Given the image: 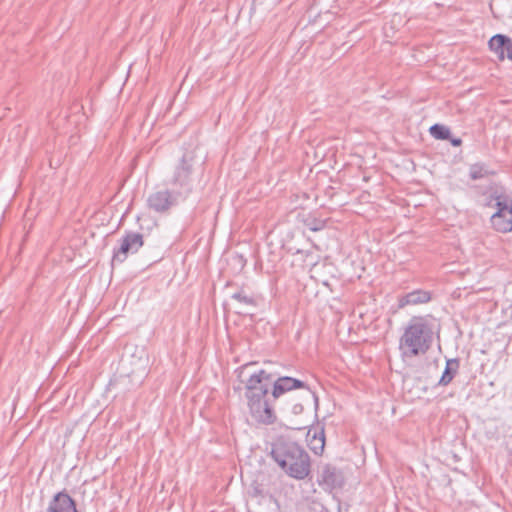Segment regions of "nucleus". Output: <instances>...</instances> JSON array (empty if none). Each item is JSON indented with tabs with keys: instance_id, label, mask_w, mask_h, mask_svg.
<instances>
[{
	"instance_id": "f257e3e1",
	"label": "nucleus",
	"mask_w": 512,
	"mask_h": 512,
	"mask_svg": "<svg viewBox=\"0 0 512 512\" xmlns=\"http://www.w3.org/2000/svg\"><path fill=\"white\" fill-rule=\"evenodd\" d=\"M274 377L275 374L260 370L252 374L245 385V397L250 413L256 421L263 424H272L276 420L268 399V392Z\"/></svg>"
},
{
	"instance_id": "f03ea898",
	"label": "nucleus",
	"mask_w": 512,
	"mask_h": 512,
	"mask_svg": "<svg viewBox=\"0 0 512 512\" xmlns=\"http://www.w3.org/2000/svg\"><path fill=\"white\" fill-rule=\"evenodd\" d=\"M434 324L426 317H413L399 339V351L404 360L425 355L432 347Z\"/></svg>"
},
{
	"instance_id": "7ed1b4c3",
	"label": "nucleus",
	"mask_w": 512,
	"mask_h": 512,
	"mask_svg": "<svg viewBox=\"0 0 512 512\" xmlns=\"http://www.w3.org/2000/svg\"><path fill=\"white\" fill-rule=\"evenodd\" d=\"M271 457L292 478L302 480L310 473V457L295 442L278 441L274 443Z\"/></svg>"
},
{
	"instance_id": "20e7f679",
	"label": "nucleus",
	"mask_w": 512,
	"mask_h": 512,
	"mask_svg": "<svg viewBox=\"0 0 512 512\" xmlns=\"http://www.w3.org/2000/svg\"><path fill=\"white\" fill-rule=\"evenodd\" d=\"M198 167L196 148L186 149L174 166L170 184L190 191L192 177Z\"/></svg>"
},
{
	"instance_id": "39448f33",
	"label": "nucleus",
	"mask_w": 512,
	"mask_h": 512,
	"mask_svg": "<svg viewBox=\"0 0 512 512\" xmlns=\"http://www.w3.org/2000/svg\"><path fill=\"white\" fill-rule=\"evenodd\" d=\"M497 211L491 216L492 227L501 233L512 231V204L503 195L495 194Z\"/></svg>"
},
{
	"instance_id": "423d86ee",
	"label": "nucleus",
	"mask_w": 512,
	"mask_h": 512,
	"mask_svg": "<svg viewBox=\"0 0 512 512\" xmlns=\"http://www.w3.org/2000/svg\"><path fill=\"white\" fill-rule=\"evenodd\" d=\"M180 193L168 189L151 193L147 198L148 207L158 213H165L178 203Z\"/></svg>"
},
{
	"instance_id": "0eeeda50",
	"label": "nucleus",
	"mask_w": 512,
	"mask_h": 512,
	"mask_svg": "<svg viewBox=\"0 0 512 512\" xmlns=\"http://www.w3.org/2000/svg\"><path fill=\"white\" fill-rule=\"evenodd\" d=\"M143 244L142 234L135 232L126 233L121 239L120 247L114 250L112 262L123 263L129 253H136Z\"/></svg>"
},
{
	"instance_id": "6e6552de",
	"label": "nucleus",
	"mask_w": 512,
	"mask_h": 512,
	"mask_svg": "<svg viewBox=\"0 0 512 512\" xmlns=\"http://www.w3.org/2000/svg\"><path fill=\"white\" fill-rule=\"evenodd\" d=\"M489 48L500 61L505 58L512 61V39L504 34L492 36L488 42Z\"/></svg>"
},
{
	"instance_id": "1a4fd4ad",
	"label": "nucleus",
	"mask_w": 512,
	"mask_h": 512,
	"mask_svg": "<svg viewBox=\"0 0 512 512\" xmlns=\"http://www.w3.org/2000/svg\"><path fill=\"white\" fill-rule=\"evenodd\" d=\"M231 299L236 302V313L246 315L250 313V309L257 306V299L253 294L247 293L244 289H240L231 295Z\"/></svg>"
},
{
	"instance_id": "9d476101",
	"label": "nucleus",
	"mask_w": 512,
	"mask_h": 512,
	"mask_svg": "<svg viewBox=\"0 0 512 512\" xmlns=\"http://www.w3.org/2000/svg\"><path fill=\"white\" fill-rule=\"evenodd\" d=\"M272 383V397L274 399L279 398L282 394L290 390L306 387V384L303 381L287 376L279 377L275 381L272 380Z\"/></svg>"
},
{
	"instance_id": "9b49d317",
	"label": "nucleus",
	"mask_w": 512,
	"mask_h": 512,
	"mask_svg": "<svg viewBox=\"0 0 512 512\" xmlns=\"http://www.w3.org/2000/svg\"><path fill=\"white\" fill-rule=\"evenodd\" d=\"M47 512H77L76 503L66 492L62 491L54 496Z\"/></svg>"
},
{
	"instance_id": "f8f14e48",
	"label": "nucleus",
	"mask_w": 512,
	"mask_h": 512,
	"mask_svg": "<svg viewBox=\"0 0 512 512\" xmlns=\"http://www.w3.org/2000/svg\"><path fill=\"white\" fill-rule=\"evenodd\" d=\"M430 300V294L424 290H415L405 294L399 299V308H403L407 305H417L426 303Z\"/></svg>"
},
{
	"instance_id": "ddd939ff",
	"label": "nucleus",
	"mask_w": 512,
	"mask_h": 512,
	"mask_svg": "<svg viewBox=\"0 0 512 512\" xmlns=\"http://www.w3.org/2000/svg\"><path fill=\"white\" fill-rule=\"evenodd\" d=\"M307 441L309 448L316 454H322L325 446V434L324 429H320V431L314 430L313 435H311V430L307 433Z\"/></svg>"
},
{
	"instance_id": "4468645a",
	"label": "nucleus",
	"mask_w": 512,
	"mask_h": 512,
	"mask_svg": "<svg viewBox=\"0 0 512 512\" xmlns=\"http://www.w3.org/2000/svg\"><path fill=\"white\" fill-rule=\"evenodd\" d=\"M459 366L460 364L457 358L448 359L446 361V366L438 382V385L447 386L448 384H450L455 375L457 374Z\"/></svg>"
},
{
	"instance_id": "2eb2a0df",
	"label": "nucleus",
	"mask_w": 512,
	"mask_h": 512,
	"mask_svg": "<svg viewBox=\"0 0 512 512\" xmlns=\"http://www.w3.org/2000/svg\"><path fill=\"white\" fill-rule=\"evenodd\" d=\"M322 478L325 483L333 487H340L342 485V476L334 467H325L322 472Z\"/></svg>"
},
{
	"instance_id": "dca6fc26",
	"label": "nucleus",
	"mask_w": 512,
	"mask_h": 512,
	"mask_svg": "<svg viewBox=\"0 0 512 512\" xmlns=\"http://www.w3.org/2000/svg\"><path fill=\"white\" fill-rule=\"evenodd\" d=\"M430 134L438 140H448L450 139L451 132L450 129L441 124H434L429 129Z\"/></svg>"
},
{
	"instance_id": "f3484780",
	"label": "nucleus",
	"mask_w": 512,
	"mask_h": 512,
	"mask_svg": "<svg viewBox=\"0 0 512 512\" xmlns=\"http://www.w3.org/2000/svg\"><path fill=\"white\" fill-rule=\"evenodd\" d=\"M488 175V171L482 164H473L469 169V176L472 180H479Z\"/></svg>"
},
{
	"instance_id": "a211bd4d",
	"label": "nucleus",
	"mask_w": 512,
	"mask_h": 512,
	"mask_svg": "<svg viewBox=\"0 0 512 512\" xmlns=\"http://www.w3.org/2000/svg\"><path fill=\"white\" fill-rule=\"evenodd\" d=\"M449 140H450L451 144H452L454 147H458V146H460V145L462 144V140H461L460 138H452V137L450 136V139H449Z\"/></svg>"
},
{
	"instance_id": "6ab92c4d",
	"label": "nucleus",
	"mask_w": 512,
	"mask_h": 512,
	"mask_svg": "<svg viewBox=\"0 0 512 512\" xmlns=\"http://www.w3.org/2000/svg\"><path fill=\"white\" fill-rule=\"evenodd\" d=\"M302 411H303V406H302L301 404H295V405L293 406V412H294L295 414H299V413H301Z\"/></svg>"
}]
</instances>
